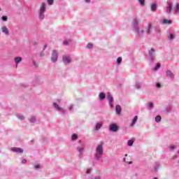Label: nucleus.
Wrapping results in <instances>:
<instances>
[{
	"instance_id": "1",
	"label": "nucleus",
	"mask_w": 179,
	"mask_h": 179,
	"mask_svg": "<svg viewBox=\"0 0 179 179\" xmlns=\"http://www.w3.org/2000/svg\"><path fill=\"white\" fill-rule=\"evenodd\" d=\"M103 145H104V142L101 141L100 144H99L96 148L95 156L97 160H100V158L101 157V156H103V153H104V150L103 148Z\"/></svg>"
},
{
	"instance_id": "2",
	"label": "nucleus",
	"mask_w": 179,
	"mask_h": 179,
	"mask_svg": "<svg viewBox=\"0 0 179 179\" xmlns=\"http://www.w3.org/2000/svg\"><path fill=\"white\" fill-rule=\"evenodd\" d=\"M45 12V3H42L41 5L39 17L41 20L44 19V13Z\"/></svg>"
},
{
	"instance_id": "3",
	"label": "nucleus",
	"mask_w": 179,
	"mask_h": 179,
	"mask_svg": "<svg viewBox=\"0 0 179 179\" xmlns=\"http://www.w3.org/2000/svg\"><path fill=\"white\" fill-rule=\"evenodd\" d=\"M51 59L52 62H57V59H58V53L57 52V50L52 51Z\"/></svg>"
},
{
	"instance_id": "4",
	"label": "nucleus",
	"mask_w": 179,
	"mask_h": 179,
	"mask_svg": "<svg viewBox=\"0 0 179 179\" xmlns=\"http://www.w3.org/2000/svg\"><path fill=\"white\" fill-rule=\"evenodd\" d=\"M10 150L15 153H23V149L17 147H13L11 148Z\"/></svg>"
},
{
	"instance_id": "5",
	"label": "nucleus",
	"mask_w": 179,
	"mask_h": 179,
	"mask_svg": "<svg viewBox=\"0 0 179 179\" xmlns=\"http://www.w3.org/2000/svg\"><path fill=\"white\" fill-rule=\"evenodd\" d=\"M171 9H173V3H168V4L166 6L167 13H171Z\"/></svg>"
},
{
	"instance_id": "6",
	"label": "nucleus",
	"mask_w": 179,
	"mask_h": 179,
	"mask_svg": "<svg viewBox=\"0 0 179 179\" xmlns=\"http://www.w3.org/2000/svg\"><path fill=\"white\" fill-rule=\"evenodd\" d=\"M1 31L3 33H4V34H6V36H9V29H8V27H6L5 26L2 27Z\"/></svg>"
},
{
	"instance_id": "7",
	"label": "nucleus",
	"mask_w": 179,
	"mask_h": 179,
	"mask_svg": "<svg viewBox=\"0 0 179 179\" xmlns=\"http://www.w3.org/2000/svg\"><path fill=\"white\" fill-rule=\"evenodd\" d=\"M110 131H113V132H117L118 131V127L117 124H113L110 125Z\"/></svg>"
},
{
	"instance_id": "8",
	"label": "nucleus",
	"mask_w": 179,
	"mask_h": 179,
	"mask_svg": "<svg viewBox=\"0 0 179 179\" xmlns=\"http://www.w3.org/2000/svg\"><path fill=\"white\" fill-rule=\"evenodd\" d=\"M63 62L64 64H71V59H69V56H63Z\"/></svg>"
},
{
	"instance_id": "9",
	"label": "nucleus",
	"mask_w": 179,
	"mask_h": 179,
	"mask_svg": "<svg viewBox=\"0 0 179 179\" xmlns=\"http://www.w3.org/2000/svg\"><path fill=\"white\" fill-rule=\"evenodd\" d=\"M106 99H108L109 104L111 106V103H113L114 99L113 98V96H111V94L110 93H108V94L106 95Z\"/></svg>"
},
{
	"instance_id": "10",
	"label": "nucleus",
	"mask_w": 179,
	"mask_h": 179,
	"mask_svg": "<svg viewBox=\"0 0 179 179\" xmlns=\"http://www.w3.org/2000/svg\"><path fill=\"white\" fill-rule=\"evenodd\" d=\"M101 127H103V122H97L95 127L96 131H99Z\"/></svg>"
},
{
	"instance_id": "11",
	"label": "nucleus",
	"mask_w": 179,
	"mask_h": 179,
	"mask_svg": "<svg viewBox=\"0 0 179 179\" xmlns=\"http://www.w3.org/2000/svg\"><path fill=\"white\" fill-rule=\"evenodd\" d=\"M173 22L171 20L164 19L162 20V24H171Z\"/></svg>"
},
{
	"instance_id": "12",
	"label": "nucleus",
	"mask_w": 179,
	"mask_h": 179,
	"mask_svg": "<svg viewBox=\"0 0 179 179\" xmlns=\"http://www.w3.org/2000/svg\"><path fill=\"white\" fill-rule=\"evenodd\" d=\"M151 29H152V23H149L147 27V34H150V33H152Z\"/></svg>"
},
{
	"instance_id": "13",
	"label": "nucleus",
	"mask_w": 179,
	"mask_h": 179,
	"mask_svg": "<svg viewBox=\"0 0 179 179\" xmlns=\"http://www.w3.org/2000/svg\"><path fill=\"white\" fill-rule=\"evenodd\" d=\"M115 110H116L117 114H118V115H120L121 114V111H122L121 106L120 105H117L116 106Z\"/></svg>"
},
{
	"instance_id": "14",
	"label": "nucleus",
	"mask_w": 179,
	"mask_h": 179,
	"mask_svg": "<svg viewBox=\"0 0 179 179\" xmlns=\"http://www.w3.org/2000/svg\"><path fill=\"white\" fill-rule=\"evenodd\" d=\"M15 64L17 65V64H20V62H22V57H17L14 59Z\"/></svg>"
},
{
	"instance_id": "15",
	"label": "nucleus",
	"mask_w": 179,
	"mask_h": 179,
	"mask_svg": "<svg viewBox=\"0 0 179 179\" xmlns=\"http://www.w3.org/2000/svg\"><path fill=\"white\" fill-rule=\"evenodd\" d=\"M53 106L58 111H61V110H62V108L59 107V105H58L57 103H53Z\"/></svg>"
},
{
	"instance_id": "16",
	"label": "nucleus",
	"mask_w": 179,
	"mask_h": 179,
	"mask_svg": "<svg viewBox=\"0 0 179 179\" xmlns=\"http://www.w3.org/2000/svg\"><path fill=\"white\" fill-rule=\"evenodd\" d=\"M136 121H138V116H135L132 120V122L130 124V127H134V124H136Z\"/></svg>"
},
{
	"instance_id": "17",
	"label": "nucleus",
	"mask_w": 179,
	"mask_h": 179,
	"mask_svg": "<svg viewBox=\"0 0 179 179\" xmlns=\"http://www.w3.org/2000/svg\"><path fill=\"white\" fill-rule=\"evenodd\" d=\"M166 74L169 78H174V74L173 73V72H171V71H167Z\"/></svg>"
},
{
	"instance_id": "18",
	"label": "nucleus",
	"mask_w": 179,
	"mask_h": 179,
	"mask_svg": "<svg viewBox=\"0 0 179 179\" xmlns=\"http://www.w3.org/2000/svg\"><path fill=\"white\" fill-rule=\"evenodd\" d=\"M99 99L101 100H104L106 99V94L103 93V92H101L99 94Z\"/></svg>"
},
{
	"instance_id": "19",
	"label": "nucleus",
	"mask_w": 179,
	"mask_h": 179,
	"mask_svg": "<svg viewBox=\"0 0 179 179\" xmlns=\"http://www.w3.org/2000/svg\"><path fill=\"white\" fill-rule=\"evenodd\" d=\"M156 9H157V6L156 4H152L151 5V10H152V12H155L156 10Z\"/></svg>"
},
{
	"instance_id": "20",
	"label": "nucleus",
	"mask_w": 179,
	"mask_h": 179,
	"mask_svg": "<svg viewBox=\"0 0 179 179\" xmlns=\"http://www.w3.org/2000/svg\"><path fill=\"white\" fill-rule=\"evenodd\" d=\"M134 142H135L134 140L128 141V143H127L128 146H132L134 145Z\"/></svg>"
},
{
	"instance_id": "21",
	"label": "nucleus",
	"mask_w": 179,
	"mask_h": 179,
	"mask_svg": "<svg viewBox=\"0 0 179 179\" xmlns=\"http://www.w3.org/2000/svg\"><path fill=\"white\" fill-rule=\"evenodd\" d=\"M162 120V117L160 115H157L156 117H155V121L156 122H160V121Z\"/></svg>"
},
{
	"instance_id": "22",
	"label": "nucleus",
	"mask_w": 179,
	"mask_h": 179,
	"mask_svg": "<svg viewBox=\"0 0 179 179\" xmlns=\"http://www.w3.org/2000/svg\"><path fill=\"white\" fill-rule=\"evenodd\" d=\"M71 139H72V141H76V139H78V135H76V134H73L71 136Z\"/></svg>"
},
{
	"instance_id": "23",
	"label": "nucleus",
	"mask_w": 179,
	"mask_h": 179,
	"mask_svg": "<svg viewBox=\"0 0 179 179\" xmlns=\"http://www.w3.org/2000/svg\"><path fill=\"white\" fill-rule=\"evenodd\" d=\"M175 13H179V3H178L175 8Z\"/></svg>"
},
{
	"instance_id": "24",
	"label": "nucleus",
	"mask_w": 179,
	"mask_h": 179,
	"mask_svg": "<svg viewBox=\"0 0 179 179\" xmlns=\"http://www.w3.org/2000/svg\"><path fill=\"white\" fill-rule=\"evenodd\" d=\"M149 55L150 56V57H152V55H153V54H155V49L154 48H151V50L149 51Z\"/></svg>"
},
{
	"instance_id": "25",
	"label": "nucleus",
	"mask_w": 179,
	"mask_h": 179,
	"mask_svg": "<svg viewBox=\"0 0 179 179\" xmlns=\"http://www.w3.org/2000/svg\"><path fill=\"white\" fill-rule=\"evenodd\" d=\"M160 66H161L160 63H157L156 66L154 69V71H157V69H159L160 68Z\"/></svg>"
},
{
	"instance_id": "26",
	"label": "nucleus",
	"mask_w": 179,
	"mask_h": 179,
	"mask_svg": "<svg viewBox=\"0 0 179 179\" xmlns=\"http://www.w3.org/2000/svg\"><path fill=\"white\" fill-rule=\"evenodd\" d=\"M138 2L140 3V5H141V6H145V0H138Z\"/></svg>"
},
{
	"instance_id": "27",
	"label": "nucleus",
	"mask_w": 179,
	"mask_h": 179,
	"mask_svg": "<svg viewBox=\"0 0 179 179\" xmlns=\"http://www.w3.org/2000/svg\"><path fill=\"white\" fill-rule=\"evenodd\" d=\"M121 62H122V58L118 57L117 59V63L118 64V65H120V64H121Z\"/></svg>"
},
{
	"instance_id": "28",
	"label": "nucleus",
	"mask_w": 179,
	"mask_h": 179,
	"mask_svg": "<svg viewBox=\"0 0 179 179\" xmlns=\"http://www.w3.org/2000/svg\"><path fill=\"white\" fill-rule=\"evenodd\" d=\"M30 122H34L36 121V117H31L29 119Z\"/></svg>"
},
{
	"instance_id": "29",
	"label": "nucleus",
	"mask_w": 179,
	"mask_h": 179,
	"mask_svg": "<svg viewBox=\"0 0 179 179\" xmlns=\"http://www.w3.org/2000/svg\"><path fill=\"white\" fill-rule=\"evenodd\" d=\"M48 5H52L54 3V0H48Z\"/></svg>"
},
{
	"instance_id": "30",
	"label": "nucleus",
	"mask_w": 179,
	"mask_h": 179,
	"mask_svg": "<svg viewBox=\"0 0 179 179\" xmlns=\"http://www.w3.org/2000/svg\"><path fill=\"white\" fill-rule=\"evenodd\" d=\"M2 20H3L4 22H6V21L8 20V17L3 15V16L2 17Z\"/></svg>"
},
{
	"instance_id": "31",
	"label": "nucleus",
	"mask_w": 179,
	"mask_h": 179,
	"mask_svg": "<svg viewBox=\"0 0 179 179\" xmlns=\"http://www.w3.org/2000/svg\"><path fill=\"white\" fill-rule=\"evenodd\" d=\"M87 48H93V44H92V43H88V44L87 45Z\"/></svg>"
},
{
	"instance_id": "32",
	"label": "nucleus",
	"mask_w": 179,
	"mask_h": 179,
	"mask_svg": "<svg viewBox=\"0 0 179 179\" xmlns=\"http://www.w3.org/2000/svg\"><path fill=\"white\" fill-rule=\"evenodd\" d=\"M137 33H138V34H143V30H140L139 29H137Z\"/></svg>"
},
{
	"instance_id": "33",
	"label": "nucleus",
	"mask_w": 179,
	"mask_h": 179,
	"mask_svg": "<svg viewBox=\"0 0 179 179\" xmlns=\"http://www.w3.org/2000/svg\"><path fill=\"white\" fill-rule=\"evenodd\" d=\"M78 149V152H80V153H82V152H83V148H77Z\"/></svg>"
},
{
	"instance_id": "34",
	"label": "nucleus",
	"mask_w": 179,
	"mask_h": 179,
	"mask_svg": "<svg viewBox=\"0 0 179 179\" xmlns=\"http://www.w3.org/2000/svg\"><path fill=\"white\" fill-rule=\"evenodd\" d=\"M148 107H150V108H152V107H153V103H148Z\"/></svg>"
},
{
	"instance_id": "35",
	"label": "nucleus",
	"mask_w": 179,
	"mask_h": 179,
	"mask_svg": "<svg viewBox=\"0 0 179 179\" xmlns=\"http://www.w3.org/2000/svg\"><path fill=\"white\" fill-rule=\"evenodd\" d=\"M92 170L91 169H87L86 174H90Z\"/></svg>"
},
{
	"instance_id": "36",
	"label": "nucleus",
	"mask_w": 179,
	"mask_h": 179,
	"mask_svg": "<svg viewBox=\"0 0 179 179\" xmlns=\"http://www.w3.org/2000/svg\"><path fill=\"white\" fill-rule=\"evenodd\" d=\"M136 89H141V85L140 84H136Z\"/></svg>"
},
{
	"instance_id": "37",
	"label": "nucleus",
	"mask_w": 179,
	"mask_h": 179,
	"mask_svg": "<svg viewBox=\"0 0 179 179\" xmlns=\"http://www.w3.org/2000/svg\"><path fill=\"white\" fill-rule=\"evenodd\" d=\"M41 167L40 164L35 165V169H40Z\"/></svg>"
},
{
	"instance_id": "38",
	"label": "nucleus",
	"mask_w": 179,
	"mask_h": 179,
	"mask_svg": "<svg viewBox=\"0 0 179 179\" xmlns=\"http://www.w3.org/2000/svg\"><path fill=\"white\" fill-rule=\"evenodd\" d=\"M68 41H64V42H63V44H64V45H68Z\"/></svg>"
},
{
	"instance_id": "39",
	"label": "nucleus",
	"mask_w": 179,
	"mask_h": 179,
	"mask_svg": "<svg viewBox=\"0 0 179 179\" xmlns=\"http://www.w3.org/2000/svg\"><path fill=\"white\" fill-rule=\"evenodd\" d=\"M173 38H174V35H173V34H170V39L171 40H173Z\"/></svg>"
},
{
	"instance_id": "40",
	"label": "nucleus",
	"mask_w": 179,
	"mask_h": 179,
	"mask_svg": "<svg viewBox=\"0 0 179 179\" xmlns=\"http://www.w3.org/2000/svg\"><path fill=\"white\" fill-rule=\"evenodd\" d=\"M157 87H158L159 89H160L162 87V85H160L159 83L157 84Z\"/></svg>"
},
{
	"instance_id": "41",
	"label": "nucleus",
	"mask_w": 179,
	"mask_h": 179,
	"mask_svg": "<svg viewBox=\"0 0 179 179\" xmlns=\"http://www.w3.org/2000/svg\"><path fill=\"white\" fill-rule=\"evenodd\" d=\"M138 24V21H135L133 24V26H136Z\"/></svg>"
},
{
	"instance_id": "42",
	"label": "nucleus",
	"mask_w": 179,
	"mask_h": 179,
	"mask_svg": "<svg viewBox=\"0 0 179 179\" xmlns=\"http://www.w3.org/2000/svg\"><path fill=\"white\" fill-rule=\"evenodd\" d=\"M171 149H172V150H174V149H176V146L175 145H171Z\"/></svg>"
},
{
	"instance_id": "43",
	"label": "nucleus",
	"mask_w": 179,
	"mask_h": 179,
	"mask_svg": "<svg viewBox=\"0 0 179 179\" xmlns=\"http://www.w3.org/2000/svg\"><path fill=\"white\" fill-rule=\"evenodd\" d=\"M22 163H27V160L23 159V160L22 161Z\"/></svg>"
},
{
	"instance_id": "44",
	"label": "nucleus",
	"mask_w": 179,
	"mask_h": 179,
	"mask_svg": "<svg viewBox=\"0 0 179 179\" xmlns=\"http://www.w3.org/2000/svg\"><path fill=\"white\" fill-rule=\"evenodd\" d=\"M94 179H101V178H100V176H96V177H95Z\"/></svg>"
},
{
	"instance_id": "45",
	"label": "nucleus",
	"mask_w": 179,
	"mask_h": 179,
	"mask_svg": "<svg viewBox=\"0 0 179 179\" xmlns=\"http://www.w3.org/2000/svg\"><path fill=\"white\" fill-rule=\"evenodd\" d=\"M20 120H24V117L22 116L21 117H20Z\"/></svg>"
},
{
	"instance_id": "46",
	"label": "nucleus",
	"mask_w": 179,
	"mask_h": 179,
	"mask_svg": "<svg viewBox=\"0 0 179 179\" xmlns=\"http://www.w3.org/2000/svg\"><path fill=\"white\" fill-rule=\"evenodd\" d=\"M41 57H44V53H41Z\"/></svg>"
},
{
	"instance_id": "47",
	"label": "nucleus",
	"mask_w": 179,
	"mask_h": 179,
	"mask_svg": "<svg viewBox=\"0 0 179 179\" xmlns=\"http://www.w3.org/2000/svg\"><path fill=\"white\" fill-rule=\"evenodd\" d=\"M85 2L89 3V2H90V0H85Z\"/></svg>"
},
{
	"instance_id": "48",
	"label": "nucleus",
	"mask_w": 179,
	"mask_h": 179,
	"mask_svg": "<svg viewBox=\"0 0 179 179\" xmlns=\"http://www.w3.org/2000/svg\"><path fill=\"white\" fill-rule=\"evenodd\" d=\"M129 164H132V162H129Z\"/></svg>"
},
{
	"instance_id": "49",
	"label": "nucleus",
	"mask_w": 179,
	"mask_h": 179,
	"mask_svg": "<svg viewBox=\"0 0 179 179\" xmlns=\"http://www.w3.org/2000/svg\"><path fill=\"white\" fill-rule=\"evenodd\" d=\"M124 162H127V158H124Z\"/></svg>"
},
{
	"instance_id": "50",
	"label": "nucleus",
	"mask_w": 179,
	"mask_h": 179,
	"mask_svg": "<svg viewBox=\"0 0 179 179\" xmlns=\"http://www.w3.org/2000/svg\"><path fill=\"white\" fill-rule=\"evenodd\" d=\"M69 110H72V107H70V108H69Z\"/></svg>"
},
{
	"instance_id": "51",
	"label": "nucleus",
	"mask_w": 179,
	"mask_h": 179,
	"mask_svg": "<svg viewBox=\"0 0 179 179\" xmlns=\"http://www.w3.org/2000/svg\"><path fill=\"white\" fill-rule=\"evenodd\" d=\"M125 156H126V157L128 156V154H126Z\"/></svg>"
},
{
	"instance_id": "52",
	"label": "nucleus",
	"mask_w": 179,
	"mask_h": 179,
	"mask_svg": "<svg viewBox=\"0 0 179 179\" xmlns=\"http://www.w3.org/2000/svg\"><path fill=\"white\" fill-rule=\"evenodd\" d=\"M178 152L179 153V150L178 151Z\"/></svg>"
},
{
	"instance_id": "53",
	"label": "nucleus",
	"mask_w": 179,
	"mask_h": 179,
	"mask_svg": "<svg viewBox=\"0 0 179 179\" xmlns=\"http://www.w3.org/2000/svg\"><path fill=\"white\" fill-rule=\"evenodd\" d=\"M0 10H1V7H0Z\"/></svg>"
}]
</instances>
